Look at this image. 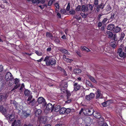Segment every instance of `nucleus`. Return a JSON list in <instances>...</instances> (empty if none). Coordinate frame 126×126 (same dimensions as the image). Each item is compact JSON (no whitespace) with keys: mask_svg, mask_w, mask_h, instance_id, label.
Listing matches in <instances>:
<instances>
[{"mask_svg":"<svg viewBox=\"0 0 126 126\" xmlns=\"http://www.w3.org/2000/svg\"><path fill=\"white\" fill-rule=\"evenodd\" d=\"M44 61L46 62V64L47 65L55 64L56 61L54 59L51 58L50 56H47L45 58Z\"/></svg>","mask_w":126,"mask_h":126,"instance_id":"nucleus-1","label":"nucleus"},{"mask_svg":"<svg viewBox=\"0 0 126 126\" xmlns=\"http://www.w3.org/2000/svg\"><path fill=\"white\" fill-rule=\"evenodd\" d=\"M13 104L15 107L16 109L18 110V113H19L20 111V110L22 108V106L20 105L19 104H18L16 101H13Z\"/></svg>","mask_w":126,"mask_h":126,"instance_id":"nucleus-2","label":"nucleus"},{"mask_svg":"<svg viewBox=\"0 0 126 126\" xmlns=\"http://www.w3.org/2000/svg\"><path fill=\"white\" fill-rule=\"evenodd\" d=\"M19 114L23 118H26L29 116L30 114V112H28L25 110H22V112L21 113H19Z\"/></svg>","mask_w":126,"mask_h":126,"instance_id":"nucleus-3","label":"nucleus"},{"mask_svg":"<svg viewBox=\"0 0 126 126\" xmlns=\"http://www.w3.org/2000/svg\"><path fill=\"white\" fill-rule=\"evenodd\" d=\"M4 116L9 122L12 121L15 118L14 115L13 114H8L7 115L6 114Z\"/></svg>","mask_w":126,"mask_h":126,"instance_id":"nucleus-4","label":"nucleus"},{"mask_svg":"<svg viewBox=\"0 0 126 126\" xmlns=\"http://www.w3.org/2000/svg\"><path fill=\"white\" fill-rule=\"evenodd\" d=\"M93 115L95 118L97 119H101V122H103L104 121V120L103 117H101L100 114L99 112L96 111H94L93 113Z\"/></svg>","mask_w":126,"mask_h":126,"instance_id":"nucleus-5","label":"nucleus"},{"mask_svg":"<svg viewBox=\"0 0 126 126\" xmlns=\"http://www.w3.org/2000/svg\"><path fill=\"white\" fill-rule=\"evenodd\" d=\"M13 78L12 75L10 72H8L6 74L5 79L7 81L11 80Z\"/></svg>","mask_w":126,"mask_h":126,"instance_id":"nucleus-6","label":"nucleus"},{"mask_svg":"<svg viewBox=\"0 0 126 126\" xmlns=\"http://www.w3.org/2000/svg\"><path fill=\"white\" fill-rule=\"evenodd\" d=\"M38 102L39 104H42L43 106H46V103L45 99L42 97L39 98L38 99Z\"/></svg>","mask_w":126,"mask_h":126,"instance_id":"nucleus-7","label":"nucleus"},{"mask_svg":"<svg viewBox=\"0 0 126 126\" xmlns=\"http://www.w3.org/2000/svg\"><path fill=\"white\" fill-rule=\"evenodd\" d=\"M66 93L67 100L65 101V102L66 103H68L70 102L71 101V100L70 98V96L71 95V94L70 91H66Z\"/></svg>","mask_w":126,"mask_h":126,"instance_id":"nucleus-8","label":"nucleus"},{"mask_svg":"<svg viewBox=\"0 0 126 126\" xmlns=\"http://www.w3.org/2000/svg\"><path fill=\"white\" fill-rule=\"evenodd\" d=\"M0 112L4 115L7 113V110L5 108L3 107V106L0 105Z\"/></svg>","mask_w":126,"mask_h":126,"instance_id":"nucleus-9","label":"nucleus"},{"mask_svg":"<svg viewBox=\"0 0 126 126\" xmlns=\"http://www.w3.org/2000/svg\"><path fill=\"white\" fill-rule=\"evenodd\" d=\"M63 85H64V86L61 87V90L64 93L65 92H66L67 91L66 89L68 86L67 83L65 82L63 84Z\"/></svg>","mask_w":126,"mask_h":126,"instance_id":"nucleus-10","label":"nucleus"},{"mask_svg":"<svg viewBox=\"0 0 126 126\" xmlns=\"http://www.w3.org/2000/svg\"><path fill=\"white\" fill-rule=\"evenodd\" d=\"M95 96V95L94 94L91 93L89 95L86 96V98L87 100H90L93 98Z\"/></svg>","mask_w":126,"mask_h":126,"instance_id":"nucleus-11","label":"nucleus"},{"mask_svg":"<svg viewBox=\"0 0 126 126\" xmlns=\"http://www.w3.org/2000/svg\"><path fill=\"white\" fill-rule=\"evenodd\" d=\"M96 98H101L102 97V94L101 93V92L100 90H98L96 92Z\"/></svg>","mask_w":126,"mask_h":126,"instance_id":"nucleus-12","label":"nucleus"},{"mask_svg":"<svg viewBox=\"0 0 126 126\" xmlns=\"http://www.w3.org/2000/svg\"><path fill=\"white\" fill-rule=\"evenodd\" d=\"M74 86V90L75 91H77L79 90L80 88V85L78 84L77 83H75L73 85Z\"/></svg>","mask_w":126,"mask_h":126,"instance_id":"nucleus-13","label":"nucleus"},{"mask_svg":"<svg viewBox=\"0 0 126 126\" xmlns=\"http://www.w3.org/2000/svg\"><path fill=\"white\" fill-rule=\"evenodd\" d=\"M89 10L88 6L87 5H83L82 6L81 10L83 12H87Z\"/></svg>","mask_w":126,"mask_h":126,"instance_id":"nucleus-14","label":"nucleus"},{"mask_svg":"<svg viewBox=\"0 0 126 126\" xmlns=\"http://www.w3.org/2000/svg\"><path fill=\"white\" fill-rule=\"evenodd\" d=\"M46 110L47 111L51 110V111H52L53 110V107L51 104L50 103L48 104L46 107Z\"/></svg>","mask_w":126,"mask_h":126,"instance_id":"nucleus-15","label":"nucleus"},{"mask_svg":"<svg viewBox=\"0 0 126 126\" xmlns=\"http://www.w3.org/2000/svg\"><path fill=\"white\" fill-rule=\"evenodd\" d=\"M88 110L87 114L88 115L90 116L93 114L94 111V109L92 108L89 109L87 110Z\"/></svg>","mask_w":126,"mask_h":126,"instance_id":"nucleus-16","label":"nucleus"},{"mask_svg":"<svg viewBox=\"0 0 126 126\" xmlns=\"http://www.w3.org/2000/svg\"><path fill=\"white\" fill-rule=\"evenodd\" d=\"M66 56L64 55L63 57V59L67 63H70L73 61L72 59H69L66 58Z\"/></svg>","mask_w":126,"mask_h":126,"instance_id":"nucleus-17","label":"nucleus"},{"mask_svg":"<svg viewBox=\"0 0 126 126\" xmlns=\"http://www.w3.org/2000/svg\"><path fill=\"white\" fill-rule=\"evenodd\" d=\"M24 93L25 96H29L31 95V92L28 89H26L24 92Z\"/></svg>","mask_w":126,"mask_h":126,"instance_id":"nucleus-18","label":"nucleus"},{"mask_svg":"<svg viewBox=\"0 0 126 126\" xmlns=\"http://www.w3.org/2000/svg\"><path fill=\"white\" fill-rule=\"evenodd\" d=\"M114 25L113 24H110L107 27V29L110 30H112L114 29Z\"/></svg>","mask_w":126,"mask_h":126,"instance_id":"nucleus-19","label":"nucleus"},{"mask_svg":"<svg viewBox=\"0 0 126 126\" xmlns=\"http://www.w3.org/2000/svg\"><path fill=\"white\" fill-rule=\"evenodd\" d=\"M121 30V28L118 26H117L115 28H114L113 31L114 32L117 33L119 32Z\"/></svg>","mask_w":126,"mask_h":126,"instance_id":"nucleus-20","label":"nucleus"},{"mask_svg":"<svg viewBox=\"0 0 126 126\" xmlns=\"http://www.w3.org/2000/svg\"><path fill=\"white\" fill-rule=\"evenodd\" d=\"M41 113V110L37 109L36 111L35 115L36 116H38Z\"/></svg>","mask_w":126,"mask_h":126,"instance_id":"nucleus-21","label":"nucleus"},{"mask_svg":"<svg viewBox=\"0 0 126 126\" xmlns=\"http://www.w3.org/2000/svg\"><path fill=\"white\" fill-rule=\"evenodd\" d=\"M14 122L15 123V126H20L21 122L20 120H15Z\"/></svg>","mask_w":126,"mask_h":126,"instance_id":"nucleus-22","label":"nucleus"},{"mask_svg":"<svg viewBox=\"0 0 126 126\" xmlns=\"http://www.w3.org/2000/svg\"><path fill=\"white\" fill-rule=\"evenodd\" d=\"M60 114H63L65 112L66 108L64 107H62L60 109Z\"/></svg>","mask_w":126,"mask_h":126,"instance_id":"nucleus-23","label":"nucleus"},{"mask_svg":"<svg viewBox=\"0 0 126 126\" xmlns=\"http://www.w3.org/2000/svg\"><path fill=\"white\" fill-rule=\"evenodd\" d=\"M60 108V106H56L55 107H53V110L56 112H57L59 110Z\"/></svg>","mask_w":126,"mask_h":126,"instance_id":"nucleus-24","label":"nucleus"},{"mask_svg":"<svg viewBox=\"0 0 126 126\" xmlns=\"http://www.w3.org/2000/svg\"><path fill=\"white\" fill-rule=\"evenodd\" d=\"M29 97H28V99L26 101V104H27L28 103H29L30 101H31L32 99V95H30L29 96Z\"/></svg>","mask_w":126,"mask_h":126,"instance_id":"nucleus-25","label":"nucleus"},{"mask_svg":"<svg viewBox=\"0 0 126 126\" xmlns=\"http://www.w3.org/2000/svg\"><path fill=\"white\" fill-rule=\"evenodd\" d=\"M81 49L82 51H85L86 52H88L90 51V50L87 48L85 47H81Z\"/></svg>","mask_w":126,"mask_h":126,"instance_id":"nucleus-26","label":"nucleus"},{"mask_svg":"<svg viewBox=\"0 0 126 126\" xmlns=\"http://www.w3.org/2000/svg\"><path fill=\"white\" fill-rule=\"evenodd\" d=\"M35 100L34 99H32V100L30 101L29 103H28L27 104L29 105H31L32 106H33L35 104Z\"/></svg>","mask_w":126,"mask_h":126,"instance_id":"nucleus-27","label":"nucleus"},{"mask_svg":"<svg viewBox=\"0 0 126 126\" xmlns=\"http://www.w3.org/2000/svg\"><path fill=\"white\" fill-rule=\"evenodd\" d=\"M15 83L16 85L19 86L20 85L19 80L17 79H16L15 81Z\"/></svg>","mask_w":126,"mask_h":126,"instance_id":"nucleus-28","label":"nucleus"},{"mask_svg":"<svg viewBox=\"0 0 126 126\" xmlns=\"http://www.w3.org/2000/svg\"><path fill=\"white\" fill-rule=\"evenodd\" d=\"M107 33L109 37H111L113 36V33L111 32L108 31L107 32Z\"/></svg>","mask_w":126,"mask_h":126,"instance_id":"nucleus-29","label":"nucleus"},{"mask_svg":"<svg viewBox=\"0 0 126 126\" xmlns=\"http://www.w3.org/2000/svg\"><path fill=\"white\" fill-rule=\"evenodd\" d=\"M74 71L75 73L78 74L80 73L81 72V70L79 69H75Z\"/></svg>","mask_w":126,"mask_h":126,"instance_id":"nucleus-30","label":"nucleus"},{"mask_svg":"<svg viewBox=\"0 0 126 126\" xmlns=\"http://www.w3.org/2000/svg\"><path fill=\"white\" fill-rule=\"evenodd\" d=\"M7 97L4 95H0V101H1L3 99H5Z\"/></svg>","mask_w":126,"mask_h":126,"instance_id":"nucleus-31","label":"nucleus"},{"mask_svg":"<svg viewBox=\"0 0 126 126\" xmlns=\"http://www.w3.org/2000/svg\"><path fill=\"white\" fill-rule=\"evenodd\" d=\"M91 121V119L89 117H86L85 119V121L86 123H89Z\"/></svg>","mask_w":126,"mask_h":126,"instance_id":"nucleus-32","label":"nucleus"},{"mask_svg":"<svg viewBox=\"0 0 126 126\" xmlns=\"http://www.w3.org/2000/svg\"><path fill=\"white\" fill-rule=\"evenodd\" d=\"M89 77L90 79L94 83H96V81L95 80L93 77L91 76H89Z\"/></svg>","mask_w":126,"mask_h":126,"instance_id":"nucleus-33","label":"nucleus"},{"mask_svg":"<svg viewBox=\"0 0 126 126\" xmlns=\"http://www.w3.org/2000/svg\"><path fill=\"white\" fill-rule=\"evenodd\" d=\"M125 36V34L123 32H121L120 35V39L122 40L123 39Z\"/></svg>","mask_w":126,"mask_h":126,"instance_id":"nucleus-34","label":"nucleus"},{"mask_svg":"<svg viewBox=\"0 0 126 126\" xmlns=\"http://www.w3.org/2000/svg\"><path fill=\"white\" fill-rule=\"evenodd\" d=\"M119 54V56L121 57H125L126 56V54L124 53L123 52H121Z\"/></svg>","mask_w":126,"mask_h":126,"instance_id":"nucleus-35","label":"nucleus"},{"mask_svg":"<svg viewBox=\"0 0 126 126\" xmlns=\"http://www.w3.org/2000/svg\"><path fill=\"white\" fill-rule=\"evenodd\" d=\"M81 7L80 5H79L76 8V10L77 11H81Z\"/></svg>","mask_w":126,"mask_h":126,"instance_id":"nucleus-36","label":"nucleus"},{"mask_svg":"<svg viewBox=\"0 0 126 126\" xmlns=\"http://www.w3.org/2000/svg\"><path fill=\"white\" fill-rule=\"evenodd\" d=\"M61 51L62 53L68 54V51L65 49H62L61 50Z\"/></svg>","mask_w":126,"mask_h":126,"instance_id":"nucleus-37","label":"nucleus"},{"mask_svg":"<svg viewBox=\"0 0 126 126\" xmlns=\"http://www.w3.org/2000/svg\"><path fill=\"white\" fill-rule=\"evenodd\" d=\"M74 18L77 19L78 20H79L81 19V17L79 16L75 15L73 17Z\"/></svg>","mask_w":126,"mask_h":126,"instance_id":"nucleus-38","label":"nucleus"},{"mask_svg":"<svg viewBox=\"0 0 126 126\" xmlns=\"http://www.w3.org/2000/svg\"><path fill=\"white\" fill-rule=\"evenodd\" d=\"M69 13L72 15H74L75 14V12L73 10L71 9L69 11Z\"/></svg>","mask_w":126,"mask_h":126,"instance_id":"nucleus-39","label":"nucleus"},{"mask_svg":"<svg viewBox=\"0 0 126 126\" xmlns=\"http://www.w3.org/2000/svg\"><path fill=\"white\" fill-rule=\"evenodd\" d=\"M80 14L84 18H86L87 15V14H85L84 13H81Z\"/></svg>","mask_w":126,"mask_h":126,"instance_id":"nucleus-40","label":"nucleus"},{"mask_svg":"<svg viewBox=\"0 0 126 126\" xmlns=\"http://www.w3.org/2000/svg\"><path fill=\"white\" fill-rule=\"evenodd\" d=\"M25 88V86L23 83H22V84L20 88V90L21 91H22V90Z\"/></svg>","mask_w":126,"mask_h":126,"instance_id":"nucleus-41","label":"nucleus"},{"mask_svg":"<svg viewBox=\"0 0 126 126\" xmlns=\"http://www.w3.org/2000/svg\"><path fill=\"white\" fill-rule=\"evenodd\" d=\"M94 7V5H92L91 4H89V9L91 11H92L93 10Z\"/></svg>","mask_w":126,"mask_h":126,"instance_id":"nucleus-42","label":"nucleus"},{"mask_svg":"<svg viewBox=\"0 0 126 126\" xmlns=\"http://www.w3.org/2000/svg\"><path fill=\"white\" fill-rule=\"evenodd\" d=\"M46 36L47 37H52V34L48 32L46 33Z\"/></svg>","mask_w":126,"mask_h":126,"instance_id":"nucleus-43","label":"nucleus"},{"mask_svg":"<svg viewBox=\"0 0 126 126\" xmlns=\"http://www.w3.org/2000/svg\"><path fill=\"white\" fill-rule=\"evenodd\" d=\"M65 113H66L68 114L70 113V112L71 110L69 108L67 109H66V110H65Z\"/></svg>","mask_w":126,"mask_h":126,"instance_id":"nucleus-44","label":"nucleus"},{"mask_svg":"<svg viewBox=\"0 0 126 126\" xmlns=\"http://www.w3.org/2000/svg\"><path fill=\"white\" fill-rule=\"evenodd\" d=\"M35 52L38 56H41L42 55V53H41L39 52L38 51L36 50L35 51Z\"/></svg>","mask_w":126,"mask_h":126,"instance_id":"nucleus-45","label":"nucleus"},{"mask_svg":"<svg viewBox=\"0 0 126 126\" xmlns=\"http://www.w3.org/2000/svg\"><path fill=\"white\" fill-rule=\"evenodd\" d=\"M53 1L52 0H49V1L48 3V6H51L52 4L53 3Z\"/></svg>","mask_w":126,"mask_h":126,"instance_id":"nucleus-46","label":"nucleus"},{"mask_svg":"<svg viewBox=\"0 0 126 126\" xmlns=\"http://www.w3.org/2000/svg\"><path fill=\"white\" fill-rule=\"evenodd\" d=\"M108 101L104 102L102 103V105L103 107H105L107 106V103H108Z\"/></svg>","mask_w":126,"mask_h":126,"instance_id":"nucleus-47","label":"nucleus"},{"mask_svg":"<svg viewBox=\"0 0 126 126\" xmlns=\"http://www.w3.org/2000/svg\"><path fill=\"white\" fill-rule=\"evenodd\" d=\"M111 8L110 7V6L109 5H108L107 6V7H106V10H107L108 11H110L111 10Z\"/></svg>","mask_w":126,"mask_h":126,"instance_id":"nucleus-48","label":"nucleus"},{"mask_svg":"<svg viewBox=\"0 0 126 126\" xmlns=\"http://www.w3.org/2000/svg\"><path fill=\"white\" fill-rule=\"evenodd\" d=\"M61 13L64 14L66 12V10L65 9H62L61 10Z\"/></svg>","mask_w":126,"mask_h":126,"instance_id":"nucleus-49","label":"nucleus"},{"mask_svg":"<svg viewBox=\"0 0 126 126\" xmlns=\"http://www.w3.org/2000/svg\"><path fill=\"white\" fill-rule=\"evenodd\" d=\"M55 5L57 8L58 9H59V5L58 3H55Z\"/></svg>","mask_w":126,"mask_h":126,"instance_id":"nucleus-50","label":"nucleus"},{"mask_svg":"<svg viewBox=\"0 0 126 126\" xmlns=\"http://www.w3.org/2000/svg\"><path fill=\"white\" fill-rule=\"evenodd\" d=\"M98 5L99 6V7L102 9L103 8L104 6V5L102 3H101L100 4Z\"/></svg>","mask_w":126,"mask_h":126,"instance_id":"nucleus-51","label":"nucleus"},{"mask_svg":"<svg viewBox=\"0 0 126 126\" xmlns=\"http://www.w3.org/2000/svg\"><path fill=\"white\" fill-rule=\"evenodd\" d=\"M94 3L95 5H97L98 4V0H94Z\"/></svg>","mask_w":126,"mask_h":126,"instance_id":"nucleus-52","label":"nucleus"},{"mask_svg":"<svg viewBox=\"0 0 126 126\" xmlns=\"http://www.w3.org/2000/svg\"><path fill=\"white\" fill-rule=\"evenodd\" d=\"M86 83L87 84H88V86H92V85L89 82L88 80H86Z\"/></svg>","mask_w":126,"mask_h":126,"instance_id":"nucleus-53","label":"nucleus"},{"mask_svg":"<svg viewBox=\"0 0 126 126\" xmlns=\"http://www.w3.org/2000/svg\"><path fill=\"white\" fill-rule=\"evenodd\" d=\"M122 49L121 48H119L118 50V53H119L121 52H123Z\"/></svg>","mask_w":126,"mask_h":126,"instance_id":"nucleus-54","label":"nucleus"},{"mask_svg":"<svg viewBox=\"0 0 126 126\" xmlns=\"http://www.w3.org/2000/svg\"><path fill=\"white\" fill-rule=\"evenodd\" d=\"M55 42L57 44H58L60 42V40L58 39H56L55 40Z\"/></svg>","mask_w":126,"mask_h":126,"instance_id":"nucleus-55","label":"nucleus"},{"mask_svg":"<svg viewBox=\"0 0 126 126\" xmlns=\"http://www.w3.org/2000/svg\"><path fill=\"white\" fill-rule=\"evenodd\" d=\"M70 9V6L69 4H68L67 5V6L66 7V10L67 11H69Z\"/></svg>","mask_w":126,"mask_h":126,"instance_id":"nucleus-56","label":"nucleus"},{"mask_svg":"<svg viewBox=\"0 0 126 126\" xmlns=\"http://www.w3.org/2000/svg\"><path fill=\"white\" fill-rule=\"evenodd\" d=\"M3 66L2 65H0V72H1L3 71Z\"/></svg>","mask_w":126,"mask_h":126,"instance_id":"nucleus-57","label":"nucleus"},{"mask_svg":"<svg viewBox=\"0 0 126 126\" xmlns=\"http://www.w3.org/2000/svg\"><path fill=\"white\" fill-rule=\"evenodd\" d=\"M107 21V19L106 18H104L102 21V23L103 24H104L106 23V21Z\"/></svg>","mask_w":126,"mask_h":126,"instance_id":"nucleus-58","label":"nucleus"},{"mask_svg":"<svg viewBox=\"0 0 126 126\" xmlns=\"http://www.w3.org/2000/svg\"><path fill=\"white\" fill-rule=\"evenodd\" d=\"M76 52L79 56H81L80 52L79 51H77Z\"/></svg>","mask_w":126,"mask_h":126,"instance_id":"nucleus-59","label":"nucleus"},{"mask_svg":"<svg viewBox=\"0 0 126 126\" xmlns=\"http://www.w3.org/2000/svg\"><path fill=\"white\" fill-rule=\"evenodd\" d=\"M57 68L58 69L60 70L61 71H63V70L64 69H62L61 67L59 66H58Z\"/></svg>","mask_w":126,"mask_h":126,"instance_id":"nucleus-60","label":"nucleus"},{"mask_svg":"<svg viewBox=\"0 0 126 126\" xmlns=\"http://www.w3.org/2000/svg\"><path fill=\"white\" fill-rule=\"evenodd\" d=\"M101 8L99 7V6L98 5L97 6V7L96 9V10L97 12H99V10Z\"/></svg>","mask_w":126,"mask_h":126,"instance_id":"nucleus-61","label":"nucleus"},{"mask_svg":"<svg viewBox=\"0 0 126 126\" xmlns=\"http://www.w3.org/2000/svg\"><path fill=\"white\" fill-rule=\"evenodd\" d=\"M40 3L43 4H44L45 2V0H41L40 1Z\"/></svg>","mask_w":126,"mask_h":126,"instance_id":"nucleus-62","label":"nucleus"},{"mask_svg":"<svg viewBox=\"0 0 126 126\" xmlns=\"http://www.w3.org/2000/svg\"><path fill=\"white\" fill-rule=\"evenodd\" d=\"M47 52H49L51 50V47H49L47 49Z\"/></svg>","mask_w":126,"mask_h":126,"instance_id":"nucleus-63","label":"nucleus"},{"mask_svg":"<svg viewBox=\"0 0 126 126\" xmlns=\"http://www.w3.org/2000/svg\"><path fill=\"white\" fill-rule=\"evenodd\" d=\"M57 15L58 17L59 18H61V14L59 13H57Z\"/></svg>","mask_w":126,"mask_h":126,"instance_id":"nucleus-64","label":"nucleus"}]
</instances>
